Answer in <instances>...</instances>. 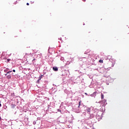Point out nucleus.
<instances>
[{
  "mask_svg": "<svg viewBox=\"0 0 129 129\" xmlns=\"http://www.w3.org/2000/svg\"><path fill=\"white\" fill-rule=\"evenodd\" d=\"M52 69H53V71H55V72L58 71V68H57L56 67H53Z\"/></svg>",
  "mask_w": 129,
  "mask_h": 129,
  "instance_id": "obj_1",
  "label": "nucleus"
},
{
  "mask_svg": "<svg viewBox=\"0 0 129 129\" xmlns=\"http://www.w3.org/2000/svg\"><path fill=\"white\" fill-rule=\"evenodd\" d=\"M11 108H13V109L15 108V107H16V104H11Z\"/></svg>",
  "mask_w": 129,
  "mask_h": 129,
  "instance_id": "obj_2",
  "label": "nucleus"
},
{
  "mask_svg": "<svg viewBox=\"0 0 129 129\" xmlns=\"http://www.w3.org/2000/svg\"><path fill=\"white\" fill-rule=\"evenodd\" d=\"M96 93H97V92H94L93 94L91 95V96H96Z\"/></svg>",
  "mask_w": 129,
  "mask_h": 129,
  "instance_id": "obj_3",
  "label": "nucleus"
},
{
  "mask_svg": "<svg viewBox=\"0 0 129 129\" xmlns=\"http://www.w3.org/2000/svg\"><path fill=\"white\" fill-rule=\"evenodd\" d=\"M7 78L8 79H11V78H12V76L10 75H8L7 76Z\"/></svg>",
  "mask_w": 129,
  "mask_h": 129,
  "instance_id": "obj_4",
  "label": "nucleus"
},
{
  "mask_svg": "<svg viewBox=\"0 0 129 129\" xmlns=\"http://www.w3.org/2000/svg\"><path fill=\"white\" fill-rule=\"evenodd\" d=\"M101 99H103L104 98V95H103V94H101Z\"/></svg>",
  "mask_w": 129,
  "mask_h": 129,
  "instance_id": "obj_5",
  "label": "nucleus"
},
{
  "mask_svg": "<svg viewBox=\"0 0 129 129\" xmlns=\"http://www.w3.org/2000/svg\"><path fill=\"white\" fill-rule=\"evenodd\" d=\"M10 73H12V71H10L7 73V74H5V76H7L8 74H10Z\"/></svg>",
  "mask_w": 129,
  "mask_h": 129,
  "instance_id": "obj_6",
  "label": "nucleus"
},
{
  "mask_svg": "<svg viewBox=\"0 0 129 129\" xmlns=\"http://www.w3.org/2000/svg\"><path fill=\"white\" fill-rule=\"evenodd\" d=\"M90 110H91L90 108H88L87 109V111L88 112H90Z\"/></svg>",
  "mask_w": 129,
  "mask_h": 129,
  "instance_id": "obj_7",
  "label": "nucleus"
},
{
  "mask_svg": "<svg viewBox=\"0 0 129 129\" xmlns=\"http://www.w3.org/2000/svg\"><path fill=\"white\" fill-rule=\"evenodd\" d=\"M33 63H36V58H34L32 60Z\"/></svg>",
  "mask_w": 129,
  "mask_h": 129,
  "instance_id": "obj_8",
  "label": "nucleus"
},
{
  "mask_svg": "<svg viewBox=\"0 0 129 129\" xmlns=\"http://www.w3.org/2000/svg\"><path fill=\"white\" fill-rule=\"evenodd\" d=\"M99 62L100 63H103V60H99Z\"/></svg>",
  "mask_w": 129,
  "mask_h": 129,
  "instance_id": "obj_9",
  "label": "nucleus"
},
{
  "mask_svg": "<svg viewBox=\"0 0 129 129\" xmlns=\"http://www.w3.org/2000/svg\"><path fill=\"white\" fill-rule=\"evenodd\" d=\"M81 104V101H80L79 102V106H78V107H79L80 106Z\"/></svg>",
  "mask_w": 129,
  "mask_h": 129,
  "instance_id": "obj_10",
  "label": "nucleus"
},
{
  "mask_svg": "<svg viewBox=\"0 0 129 129\" xmlns=\"http://www.w3.org/2000/svg\"><path fill=\"white\" fill-rule=\"evenodd\" d=\"M42 79V76H40L39 77V80H40V79Z\"/></svg>",
  "mask_w": 129,
  "mask_h": 129,
  "instance_id": "obj_11",
  "label": "nucleus"
},
{
  "mask_svg": "<svg viewBox=\"0 0 129 129\" xmlns=\"http://www.w3.org/2000/svg\"><path fill=\"white\" fill-rule=\"evenodd\" d=\"M40 81V80H38V81H37V83H39V82Z\"/></svg>",
  "mask_w": 129,
  "mask_h": 129,
  "instance_id": "obj_12",
  "label": "nucleus"
},
{
  "mask_svg": "<svg viewBox=\"0 0 129 129\" xmlns=\"http://www.w3.org/2000/svg\"><path fill=\"white\" fill-rule=\"evenodd\" d=\"M27 6H30V4L29 3L26 4Z\"/></svg>",
  "mask_w": 129,
  "mask_h": 129,
  "instance_id": "obj_13",
  "label": "nucleus"
},
{
  "mask_svg": "<svg viewBox=\"0 0 129 129\" xmlns=\"http://www.w3.org/2000/svg\"><path fill=\"white\" fill-rule=\"evenodd\" d=\"M85 94L86 95H88V94L87 93H85Z\"/></svg>",
  "mask_w": 129,
  "mask_h": 129,
  "instance_id": "obj_14",
  "label": "nucleus"
},
{
  "mask_svg": "<svg viewBox=\"0 0 129 129\" xmlns=\"http://www.w3.org/2000/svg\"><path fill=\"white\" fill-rule=\"evenodd\" d=\"M13 71L14 72H16V70H13Z\"/></svg>",
  "mask_w": 129,
  "mask_h": 129,
  "instance_id": "obj_15",
  "label": "nucleus"
},
{
  "mask_svg": "<svg viewBox=\"0 0 129 129\" xmlns=\"http://www.w3.org/2000/svg\"><path fill=\"white\" fill-rule=\"evenodd\" d=\"M2 120V118L0 117V121Z\"/></svg>",
  "mask_w": 129,
  "mask_h": 129,
  "instance_id": "obj_16",
  "label": "nucleus"
},
{
  "mask_svg": "<svg viewBox=\"0 0 129 129\" xmlns=\"http://www.w3.org/2000/svg\"><path fill=\"white\" fill-rule=\"evenodd\" d=\"M1 106H2V104H1V103H0V107H1Z\"/></svg>",
  "mask_w": 129,
  "mask_h": 129,
  "instance_id": "obj_17",
  "label": "nucleus"
},
{
  "mask_svg": "<svg viewBox=\"0 0 129 129\" xmlns=\"http://www.w3.org/2000/svg\"><path fill=\"white\" fill-rule=\"evenodd\" d=\"M104 102H106V101L105 100H104Z\"/></svg>",
  "mask_w": 129,
  "mask_h": 129,
  "instance_id": "obj_18",
  "label": "nucleus"
},
{
  "mask_svg": "<svg viewBox=\"0 0 129 129\" xmlns=\"http://www.w3.org/2000/svg\"><path fill=\"white\" fill-rule=\"evenodd\" d=\"M100 102H102V101H101V102H99V103H100Z\"/></svg>",
  "mask_w": 129,
  "mask_h": 129,
  "instance_id": "obj_19",
  "label": "nucleus"
}]
</instances>
